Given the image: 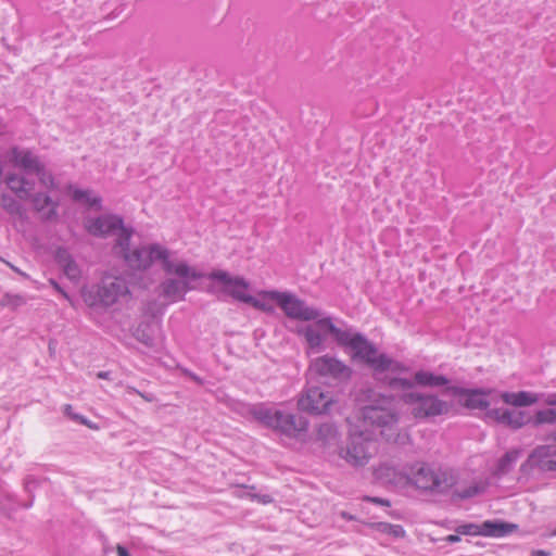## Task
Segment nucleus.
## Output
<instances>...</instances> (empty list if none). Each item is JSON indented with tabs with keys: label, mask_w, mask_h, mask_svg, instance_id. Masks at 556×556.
I'll use <instances>...</instances> for the list:
<instances>
[{
	"label": "nucleus",
	"mask_w": 556,
	"mask_h": 556,
	"mask_svg": "<svg viewBox=\"0 0 556 556\" xmlns=\"http://www.w3.org/2000/svg\"><path fill=\"white\" fill-rule=\"evenodd\" d=\"M188 375H189V377H190L192 380L197 381L198 383H201V382H202V381H201V379H200L198 376H195L194 374H188Z\"/></svg>",
	"instance_id": "obj_50"
},
{
	"label": "nucleus",
	"mask_w": 556,
	"mask_h": 556,
	"mask_svg": "<svg viewBox=\"0 0 556 556\" xmlns=\"http://www.w3.org/2000/svg\"><path fill=\"white\" fill-rule=\"evenodd\" d=\"M210 279L223 283V291L235 300L247 303L252 302L253 296L248 294L249 282L242 277H231L225 270H214L208 276Z\"/></svg>",
	"instance_id": "obj_14"
},
{
	"label": "nucleus",
	"mask_w": 556,
	"mask_h": 556,
	"mask_svg": "<svg viewBox=\"0 0 556 556\" xmlns=\"http://www.w3.org/2000/svg\"><path fill=\"white\" fill-rule=\"evenodd\" d=\"M519 450L508 451L504 456L500 458L497 466L494 470V476L500 478L507 475L513 469L515 463L519 458Z\"/></svg>",
	"instance_id": "obj_26"
},
{
	"label": "nucleus",
	"mask_w": 556,
	"mask_h": 556,
	"mask_svg": "<svg viewBox=\"0 0 556 556\" xmlns=\"http://www.w3.org/2000/svg\"><path fill=\"white\" fill-rule=\"evenodd\" d=\"M0 206L13 218L24 219L26 217L23 205L8 193L0 194Z\"/></svg>",
	"instance_id": "obj_23"
},
{
	"label": "nucleus",
	"mask_w": 556,
	"mask_h": 556,
	"mask_svg": "<svg viewBox=\"0 0 556 556\" xmlns=\"http://www.w3.org/2000/svg\"><path fill=\"white\" fill-rule=\"evenodd\" d=\"M311 369L321 377L337 381H346L351 377V368L336 357L324 355L311 364Z\"/></svg>",
	"instance_id": "obj_15"
},
{
	"label": "nucleus",
	"mask_w": 556,
	"mask_h": 556,
	"mask_svg": "<svg viewBox=\"0 0 556 556\" xmlns=\"http://www.w3.org/2000/svg\"><path fill=\"white\" fill-rule=\"evenodd\" d=\"M326 326L333 332V339L338 344L351 348L354 356L366 363L374 370L383 372L397 369V363L386 354H379L376 346L363 334H351L349 331L342 330L329 323Z\"/></svg>",
	"instance_id": "obj_3"
},
{
	"label": "nucleus",
	"mask_w": 556,
	"mask_h": 556,
	"mask_svg": "<svg viewBox=\"0 0 556 556\" xmlns=\"http://www.w3.org/2000/svg\"><path fill=\"white\" fill-rule=\"evenodd\" d=\"M4 182L17 199L28 200L30 198V192L34 189V182L26 179L24 176L15 173L9 174L7 175Z\"/></svg>",
	"instance_id": "obj_21"
},
{
	"label": "nucleus",
	"mask_w": 556,
	"mask_h": 556,
	"mask_svg": "<svg viewBox=\"0 0 556 556\" xmlns=\"http://www.w3.org/2000/svg\"><path fill=\"white\" fill-rule=\"evenodd\" d=\"M10 266H11V268H12L14 271H16V273H18L20 275H23V276H24V274H23L18 268H15V267H14V266H12V265H10Z\"/></svg>",
	"instance_id": "obj_51"
},
{
	"label": "nucleus",
	"mask_w": 556,
	"mask_h": 556,
	"mask_svg": "<svg viewBox=\"0 0 556 556\" xmlns=\"http://www.w3.org/2000/svg\"><path fill=\"white\" fill-rule=\"evenodd\" d=\"M532 555L533 556H546V555H548V553H546L545 551H542V549H538V551L532 552Z\"/></svg>",
	"instance_id": "obj_49"
},
{
	"label": "nucleus",
	"mask_w": 556,
	"mask_h": 556,
	"mask_svg": "<svg viewBox=\"0 0 556 556\" xmlns=\"http://www.w3.org/2000/svg\"><path fill=\"white\" fill-rule=\"evenodd\" d=\"M63 413L72 420H74L78 424H81V425H86L89 428H92V426L88 422V420L84 416L73 412L72 405H70V404L64 405Z\"/></svg>",
	"instance_id": "obj_35"
},
{
	"label": "nucleus",
	"mask_w": 556,
	"mask_h": 556,
	"mask_svg": "<svg viewBox=\"0 0 556 556\" xmlns=\"http://www.w3.org/2000/svg\"><path fill=\"white\" fill-rule=\"evenodd\" d=\"M128 392L129 393L134 392V393L139 394L147 402H153L154 401V396L152 394H150V393H141L138 390H136L135 388H128Z\"/></svg>",
	"instance_id": "obj_41"
},
{
	"label": "nucleus",
	"mask_w": 556,
	"mask_h": 556,
	"mask_svg": "<svg viewBox=\"0 0 556 556\" xmlns=\"http://www.w3.org/2000/svg\"><path fill=\"white\" fill-rule=\"evenodd\" d=\"M488 484L485 482H479L475 483L473 485H470L463 490H454L453 492V498L455 500H467L470 497H473L476 495H479L483 493L486 489Z\"/></svg>",
	"instance_id": "obj_30"
},
{
	"label": "nucleus",
	"mask_w": 556,
	"mask_h": 556,
	"mask_svg": "<svg viewBox=\"0 0 556 556\" xmlns=\"http://www.w3.org/2000/svg\"><path fill=\"white\" fill-rule=\"evenodd\" d=\"M34 174H36L39 177L40 184L46 188H54V177L51 172L46 169L45 164L42 163L39 166V169H37Z\"/></svg>",
	"instance_id": "obj_33"
},
{
	"label": "nucleus",
	"mask_w": 556,
	"mask_h": 556,
	"mask_svg": "<svg viewBox=\"0 0 556 556\" xmlns=\"http://www.w3.org/2000/svg\"><path fill=\"white\" fill-rule=\"evenodd\" d=\"M56 261L62 266L64 274L71 280H77L80 277V270L76 262L71 257L65 249H59Z\"/></svg>",
	"instance_id": "obj_22"
},
{
	"label": "nucleus",
	"mask_w": 556,
	"mask_h": 556,
	"mask_svg": "<svg viewBox=\"0 0 556 556\" xmlns=\"http://www.w3.org/2000/svg\"><path fill=\"white\" fill-rule=\"evenodd\" d=\"M73 199L75 201H87L88 199V192L86 190L76 189L73 192Z\"/></svg>",
	"instance_id": "obj_40"
},
{
	"label": "nucleus",
	"mask_w": 556,
	"mask_h": 556,
	"mask_svg": "<svg viewBox=\"0 0 556 556\" xmlns=\"http://www.w3.org/2000/svg\"><path fill=\"white\" fill-rule=\"evenodd\" d=\"M13 502L14 496L8 491L0 489V511L8 509Z\"/></svg>",
	"instance_id": "obj_36"
},
{
	"label": "nucleus",
	"mask_w": 556,
	"mask_h": 556,
	"mask_svg": "<svg viewBox=\"0 0 556 556\" xmlns=\"http://www.w3.org/2000/svg\"><path fill=\"white\" fill-rule=\"evenodd\" d=\"M50 282L54 287L55 290H58L60 293H62L64 298L68 299L67 293L54 280H51Z\"/></svg>",
	"instance_id": "obj_45"
},
{
	"label": "nucleus",
	"mask_w": 556,
	"mask_h": 556,
	"mask_svg": "<svg viewBox=\"0 0 556 556\" xmlns=\"http://www.w3.org/2000/svg\"><path fill=\"white\" fill-rule=\"evenodd\" d=\"M36 484H37V481L35 479L28 478L25 481V490L30 493L33 486H36Z\"/></svg>",
	"instance_id": "obj_42"
},
{
	"label": "nucleus",
	"mask_w": 556,
	"mask_h": 556,
	"mask_svg": "<svg viewBox=\"0 0 556 556\" xmlns=\"http://www.w3.org/2000/svg\"><path fill=\"white\" fill-rule=\"evenodd\" d=\"M27 303L26 296L23 294H13L5 293L0 300V306H7L12 309H17L18 307L25 305Z\"/></svg>",
	"instance_id": "obj_31"
},
{
	"label": "nucleus",
	"mask_w": 556,
	"mask_h": 556,
	"mask_svg": "<svg viewBox=\"0 0 556 556\" xmlns=\"http://www.w3.org/2000/svg\"><path fill=\"white\" fill-rule=\"evenodd\" d=\"M556 421V409L549 408L545 410H539L533 419L534 425L553 424Z\"/></svg>",
	"instance_id": "obj_34"
},
{
	"label": "nucleus",
	"mask_w": 556,
	"mask_h": 556,
	"mask_svg": "<svg viewBox=\"0 0 556 556\" xmlns=\"http://www.w3.org/2000/svg\"><path fill=\"white\" fill-rule=\"evenodd\" d=\"M162 268L167 275L177 276L164 279L159 286L160 295L170 302L184 300L185 294L192 289L190 281L201 278V274L188 264L175 263L172 258L166 261Z\"/></svg>",
	"instance_id": "obj_6"
},
{
	"label": "nucleus",
	"mask_w": 556,
	"mask_h": 556,
	"mask_svg": "<svg viewBox=\"0 0 556 556\" xmlns=\"http://www.w3.org/2000/svg\"><path fill=\"white\" fill-rule=\"evenodd\" d=\"M483 529L489 535L503 536L516 530L517 526L508 522L485 521L483 523Z\"/></svg>",
	"instance_id": "obj_27"
},
{
	"label": "nucleus",
	"mask_w": 556,
	"mask_h": 556,
	"mask_svg": "<svg viewBox=\"0 0 556 556\" xmlns=\"http://www.w3.org/2000/svg\"><path fill=\"white\" fill-rule=\"evenodd\" d=\"M502 399L506 404L516 407L529 406L536 402V396L526 391L505 392L503 393Z\"/></svg>",
	"instance_id": "obj_24"
},
{
	"label": "nucleus",
	"mask_w": 556,
	"mask_h": 556,
	"mask_svg": "<svg viewBox=\"0 0 556 556\" xmlns=\"http://www.w3.org/2000/svg\"><path fill=\"white\" fill-rule=\"evenodd\" d=\"M130 295L126 279L113 273H105L100 282L85 294L89 306L110 307Z\"/></svg>",
	"instance_id": "obj_8"
},
{
	"label": "nucleus",
	"mask_w": 556,
	"mask_h": 556,
	"mask_svg": "<svg viewBox=\"0 0 556 556\" xmlns=\"http://www.w3.org/2000/svg\"><path fill=\"white\" fill-rule=\"evenodd\" d=\"M368 500L371 501V502L378 503L380 505L390 506V502L388 500H384V498L368 497Z\"/></svg>",
	"instance_id": "obj_44"
},
{
	"label": "nucleus",
	"mask_w": 556,
	"mask_h": 556,
	"mask_svg": "<svg viewBox=\"0 0 556 556\" xmlns=\"http://www.w3.org/2000/svg\"><path fill=\"white\" fill-rule=\"evenodd\" d=\"M556 438L552 443L539 445L529 455L528 459L521 465V470L527 468H538L540 471L556 470Z\"/></svg>",
	"instance_id": "obj_13"
},
{
	"label": "nucleus",
	"mask_w": 556,
	"mask_h": 556,
	"mask_svg": "<svg viewBox=\"0 0 556 556\" xmlns=\"http://www.w3.org/2000/svg\"><path fill=\"white\" fill-rule=\"evenodd\" d=\"M333 397L328 391L318 387L308 388L298 402L299 409L313 415L328 414L333 405Z\"/></svg>",
	"instance_id": "obj_11"
},
{
	"label": "nucleus",
	"mask_w": 556,
	"mask_h": 556,
	"mask_svg": "<svg viewBox=\"0 0 556 556\" xmlns=\"http://www.w3.org/2000/svg\"><path fill=\"white\" fill-rule=\"evenodd\" d=\"M476 529H477V526L469 523V525L459 526L457 531L462 534H472V533H476Z\"/></svg>",
	"instance_id": "obj_39"
},
{
	"label": "nucleus",
	"mask_w": 556,
	"mask_h": 556,
	"mask_svg": "<svg viewBox=\"0 0 556 556\" xmlns=\"http://www.w3.org/2000/svg\"><path fill=\"white\" fill-rule=\"evenodd\" d=\"M389 386L393 390L402 391L401 400L410 408V414L418 419L431 418L447 414L450 403L429 393H421L414 389V383L404 378H392Z\"/></svg>",
	"instance_id": "obj_2"
},
{
	"label": "nucleus",
	"mask_w": 556,
	"mask_h": 556,
	"mask_svg": "<svg viewBox=\"0 0 556 556\" xmlns=\"http://www.w3.org/2000/svg\"><path fill=\"white\" fill-rule=\"evenodd\" d=\"M486 416L514 429L521 428L531 421L528 413L517 409L493 408L488 410Z\"/></svg>",
	"instance_id": "obj_17"
},
{
	"label": "nucleus",
	"mask_w": 556,
	"mask_h": 556,
	"mask_svg": "<svg viewBox=\"0 0 556 556\" xmlns=\"http://www.w3.org/2000/svg\"><path fill=\"white\" fill-rule=\"evenodd\" d=\"M116 553L118 556H131L128 549L122 545H117Z\"/></svg>",
	"instance_id": "obj_43"
},
{
	"label": "nucleus",
	"mask_w": 556,
	"mask_h": 556,
	"mask_svg": "<svg viewBox=\"0 0 556 556\" xmlns=\"http://www.w3.org/2000/svg\"><path fill=\"white\" fill-rule=\"evenodd\" d=\"M86 229L90 235L99 238L112 235H116L118 238L124 231H131L124 226L123 218L114 214L87 219Z\"/></svg>",
	"instance_id": "obj_12"
},
{
	"label": "nucleus",
	"mask_w": 556,
	"mask_h": 556,
	"mask_svg": "<svg viewBox=\"0 0 556 556\" xmlns=\"http://www.w3.org/2000/svg\"><path fill=\"white\" fill-rule=\"evenodd\" d=\"M454 395L466 396L465 406L471 409H486L490 405L486 393L482 390H470L459 387L450 388Z\"/></svg>",
	"instance_id": "obj_19"
},
{
	"label": "nucleus",
	"mask_w": 556,
	"mask_h": 556,
	"mask_svg": "<svg viewBox=\"0 0 556 556\" xmlns=\"http://www.w3.org/2000/svg\"><path fill=\"white\" fill-rule=\"evenodd\" d=\"M338 438V428L331 422L321 424L317 429V439L325 445L337 443Z\"/></svg>",
	"instance_id": "obj_28"
},
{
	"label": "nucleus",
	"mask_w": 556,
	"mask_h": 556,
	"mask_svg": "<svg viewBox=\"0 0 556 556\" xmlns=\"http://www.w3.org/2000/svg\"><path fill=\"white\" fill-rule=\"evenodd\" d=\"M407 478L416 489L430 494H445L457 483L452 469L427 463L413 465Z\"/></svg>",
	"instance_id": "obj_5"
},
{
	"label": "nucleus",
	"mask_w": 556,
	"mask_h": 556,
	"mask_svg": "<svg viewBox=\"0 0 556 556\" xmlns=\"http://www.w3.org/2000/svg\"><path fill=\"white\" fill-rule=\"evenodd\" d=\"M134 337L137 341L141 342L148 348L155 346V338L153 334V328L150 324H140L135 332Z\"/></svg>",
	"instance_id": "obj_29"
},
{
	"label": "nucleus",
	"mask_w": 556,
	"mask_h": 556,
	"mask_svg": "<svg viewBox=\"0 0 556 556\" xmlns=\"http://www.w3.org/2000/svg\"><path fill=\"white\" fill-rule=\"evenodd\" d=\"M377 531L381 533L390 534L394 538H403L405 535V531L400 525H391L388 522H377L374 525Z\"/></svg>",
	"instance_id": "obj_32"
},
{
	"label": "nucleus",
	"mask_w": 556,
	"mask_h": 556,
	"mask_svg": "<svg viewBox=\"0 0 556 556\" xmlns=\"http://www.w3.org/2000/svg\"><path fill=\"white\" fill-rule=\"evenodd\" d=\"M110 374H111L110 371H99L97 374V377L99 379H110Z\"/></svg>",
	"instance_id": "obj_47"
},
{
	"label": "nucleus",
	"mask_w": 556,
	"mask_h": 556,
	"mask_svg": "<svg viewBox=\"0 0 556 556\" xmlns=\"http://www.w3.org/2000/svg\"><path fill=\"white\" fill-rule=\"evenodd\" d=\"M371 437L368 429H352L348 446L340 450V456L353 466H364L370 457Z\"/></svg>",
	"instance_id": "obj_9"
},
{
	"label": "nucleus",
	"mask_w": 556,
	"mask_h": 556,
	"mask_svg": "<svg viewBox=\"0 0 556 556\" xmlns=\"http://www.w3.org/2000/svg\"><path fill=\"white\" fill-rule=\"evenodd\" d=\"M90 206H96V205H99L100 204V199L99 198H93V199H87L86 201Z\"/></svg>",
	"instance_id": "obj_46"
},
{
	"label": "nucleus",
	"mask_w": 556,
	"mask_h": 556,
	"mask_svg": "<svg viewBox=\"0 0 556 556\" xmlns=\"http://www.w3.org/2000/svg\"><path fill=\"white\" fill-rule=\"evenodd\" d=\"M132 231H124L116 238L113 252L116 256L123 258L125 264L137 270H146L152 264L160 262L163 267L164 263L172 256V252L159 243L142 244L139 247H130Z\"/></svg>",
	"instance_id": "obj_1"
},
{
	"label": "nucleus",
	"mask_w": 556,
	"mask_h": 556,
	"mask_svg": "<svg viewBox=\"0 0 556 556\" xmlns=\"http://www.w3.org/2000/svg\"><path fill=\"white\" fill-rule=\"evenodd\" d=\"M315 323L312 325H306L299 329V334H302L305 338V341L308 348L318 353L323 350V343L326 339L327 334H331L333 337V332L328 329L326 326L327 323L330 325H334L330 317H318L314 320Z\"/></svg>",
	"instance_id": "obj_16"
},
{
	"label": "nucleus",
	"mask_w": 556,
	"mask_h": 556,
	"mask_svg": "<svg viewBox=\"0 0 556 556\" xmlns=\"http://www.w3.org/2000/svg\"><path fill=\"white\" fill-rule=\"evenodd\" d=\"M9 161L27 174H34L42 164L40 159L30 150L13 147L9 152Z\"/></svg>",
	"instance_id": "obj_18"
},
{
	"label": "nucleus",
	"mask_w": 556,
	"mask_h": 556,
	"mask_svg": "<svg viewBox=\"0 0 556 556\" xmlns=\"http://www.w3.org/2000/svg\"><path fill=\"white\" fill-rule=\"evenodd\" d=\"M252 415L264 426L288 438H298L302 433H305L308 428L306 418L283 410L258 406L252 409Z\"/></svg>",
	"instance_id": "obj_7"
},
{
	"label": "nucleus",
	"mask_w": 556,
	"mask_h": 556,
	"mask_svg": "<svg viewBox=\"0 0 556 556\" xmlns=\"http://www.w3.org/2000/svg\"><path fill=\"white\" fill-rule=\"evenodd\" d=\"M247 304H250V305H252L253 307L258 308V309H262V311H265V312H269V311H271V309H273V307H271V306L267 305L266 303H263V302L258 301V300H257V299H255L254 296H253L252 302H247Z\"/></svg>",
	"instance_id": "obj_38"
},
{
	"label": "nucleus",
	"mask_w": 556,
	"mask_h": 556,
	"mask_svg": "<svg viewBox=\"0 0 556 556\" xmlns=\"http://www.w3.org/2000/svg\"><path fill=\"white\" fill-rule=\"evenodd\" d=\"M248 496L251 497L252 500H256L258 501L260 503L262 504H269L273 502V498L270 495L268 494H256V493H248Z\"/></svg>",
	"instance_id": "obj_37"
},
{
	"label": "nucleus",
	"mask_w": 556,
	"mask_h": 556,
	"mask_svg": "<svg viewBox=\"0 0 556 556\" xmlns=\"http://www.w3.org/2000/svg\"><path fill=\"white\" fill-rule=\"evenodd\" d=\"M269 296L277 302L289 318L309 321L321 316L318 309L307 306L303 300L291 293L271 291L269 292Z\"/></svg>",
	"instance_id": "obj_10"
},
{
	"label": "nucleus",
	"mask_w": 556,
	"mask_h": 556,
	"mask_svg": "<svg viewBox=\"0 0 556 556\" xmlns=\"http://www.w3.org/2000/svg\"><path fill=\"white\" fill-rule=\"evenodd\" d=\"M33 207L36 212L41 214V218L45 220H52L56 217L58 202L53 201L48 194L38 192L36 194L30 193Z\"/></svg>",
	"instance_id": "obj_20"
},
{
	"label": "nucleus",
	"mask_w": 556,
	"mask_h": 556,
	"mask_svg": "<svg viewBox=\"0 0 556 556\" xmlns=\"http://www.w3.org/2000/svg\"><path fill=\"white\" fill-rule=\"evenodd\" d=\"M415 383L422 387H441L448 383V379L442 375H435L431 371L419 370L414 376Z\"/></svg>",
	"instance_id": "obj_25"
},
{
	"label": "nucleus",
	"mask_w": 556,
	"mask_h": 556,
	"mask_svg": "<svg viewBox=\"0 0 556 556\" xmlns=\"http://www.w3.org/2000/svg\"><path fill=\"white\" fill-rule=\"evenodd\" d=\"M448 542L451 543H455V542H458L460 540V538L458 535H455V534H451L447 536L446 539Z\"/></svg>",
	"instance_id": "obj_48"
},
{
	"label": "nucleus",
	"mask_w": 556,
	"mask_h": 556,
	"mask_svg": "<svg viewBox=\"0 0 556 556\" xmlns=\"http://www.w3.org/2000/svg\"><path fill=\"white\" fill-rule=\"evenodd\" d=\"M361 429H368L371 433H379L387 441H394L397 437L399 414L392 406L391 397L380 396L361 410Z\"/></svg>",
	"instance_id": "obj_4"
}]
</instances>
